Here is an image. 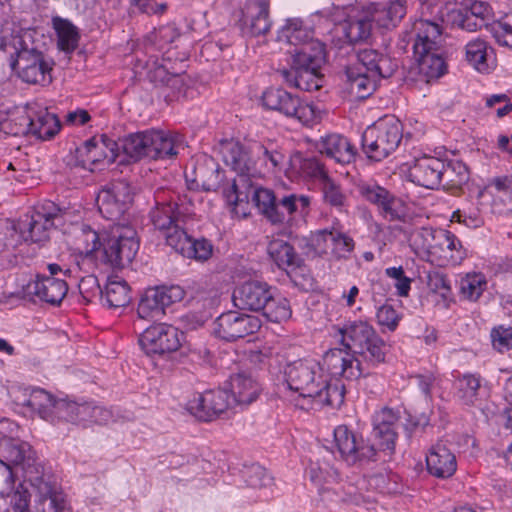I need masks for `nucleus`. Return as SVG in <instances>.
<instances>
[{
	"label": "nucleus",
	"mask_w": 512,
	"mask_h": 512,
	"mask_svg": "<svg viewBox=\"0 0 512 512\" xmlns=\"http://www.w3.org/2000/svg\"><path fill=\"white\" fill-rule=\"evenodd\" d=\"M399 417L390 408L379 411L374 420L371 438L363 439L350 431L347 426L340 425L334 430L337 449L348 464L374 460L377 450L393 451L397 433L395 425Z\"/></svg>",
	"instance_id": "f257e3e1"
},
{
	"label": "nucleus",
	"mask_w": 512,
	"mask_h": 512,
	"mask_svg": "<svg viewBox=\"0 0 512 512\" xmlns=\"http://www.w3.org/2000/svg\"><path fill=\"white\" fill-rule=\"evenodd\" d=\"M288 389L301 398H312L321 405L340 407L344 402V385L338 380L332 383L321 373L320 363L309 359L288 362L283 368Z\"/></svg>",
	"instance_id": "f03ea898"
},
{
	"label": "nucleus",
	"mask_w": 512,
	"mask_h": 512,
	"mask_svg": "<svg viewBox=\"0 0 512 512\" xmlns=\"http://www.w3.org/2000/svg\"><path fill=\"white\" fill-rule=\"evenodd\" d=\"M414 40L413 54L418 73L430 79L445 74L447 66L441 53L442 31L438 24L419 19L413 23L410 32Z\"/></svg>",
	"instance_id": "7ed1b4c3"
},
{
	"label": "nucleus",
	"mask_w": 512,
	"mask_h": 512,
	"mask_svg": "<svg viewBox=\"0 0 512 512\" xmlns=\"http://www.w3.org/2000/svg\"><path fill=\"white\" fill-rule=\"evenodd\" d=\"M356 58L366 72H356L353 68H347L346 77L349 93L360 94L359 96H372L380 79L392 76L398 67L395 60L375 49H359Z\"/></svg>",
	"instance_id": "20e7f679"
},
{
	"label": "nucleus",
	"mask_w": 512,
	"mask_h": 512,
	"mask_svg": "<svg viewBox=\"0 0 512 512\" xmlns=\"http://www.w3.org/2000/svg\"><path fill=\"white\" fill-rule=\"evenodd\" d=\"M324 63V44L312 42L292 52L291 70H284L282 74L290 86L303 92H313L322 87L320 69Z\"/></svg>",
	"instance_id": "39448f33"
},
{
	"label": "nucleus",
	"mask_w": 512,
	"mask_h": 512,
	"mask_svg": "<svg viewBox=\"0 0 512 512\" xmlns=\"http://www.w3.org/2000/svg\"><path fill=\"white\" fill-rule=\"evenodd\" d=\"M220 151L226 165L237 173L233 182L223 189V195L228 204L237 205L239 202L247 200L250 180L259 177L260 172L248 150L238 141H221Z\"/></svg>",
	"instance_id": "423d86ee"
},
{
	"label": "nucleus",
	"mask_w": 512,
	"mask_h": 512,
	"mask_svg": "<svg viewBox=\"0 0 512 512\" xmlns=\"http://www.w3.org/2000/svg\"><path fill=\"white\" fill-rule=\"evenodd\" d=\"M99 259L112 269H123L135 258L139 241L136 230L126 223H114L102 233Z\"/></svg>",
	"instance_id": "0eeeda50"
},
{
	"label": "nucleus",
	"mask_w": 512,
	"mask_h": 512,
	"mask_svg": "<svg viewBox=\"0 0 512 512\" xmlns=\"http://www.w3.org/2000/svg\"><path fill=\"white\" fill-rule=\"evenodd\" d=\"M411 134L405 135V140ZM404 138L403 126L395 116H385L368 126L362 134V148L368 158L381 161L393 154Z\"/></svg>",
	"instance_id": "6e6552de"
},
{
	"label": "nucleus",
	"mask_w": 512,
	"mask_h": 512,
	"mask_svg": "<svg viewBox=\"0 0 512 512\" xmlns=\"http://www.w3.org/2000/svg\"><path fill=\"white\" fill-rule=\"evenodd\" d=\"M341 344L351 354L359 355L367 365L376 366L385 361L386 343L365 321H354L339 328Z\"/></svg>",
	"instance_id": "1a4fd4ad"
},
{
	"label": "nucleus",
	"mask_w": 512,
	"mask_h": 512,
	"mask_svg": "<svg viewBox=\"0 0 512 512\" xmlns=\"http://www.w3.org/2000/svg\"><path fill=\"white\" fill-rule=\"evenodd\" d=\"M30 39L29 33L13 38L16 58H12L10 66L13 70H17L24 82L45 86L52 80L50 74L52 68L44 60L42 52L28 46L27 40Z\"/></svg>",
	"instance_id": "9d476101"
},
{
	"label": "nucleus",
	"mask_w": 512,
	"mask_h": 512,
	"mask_svg": "<svg viewBox=\"0 0 512 512\" xmlns=\"http://www.w3.org/2000/svg\"><path fill=\"white\" fill-rule=\"evenodd\" d=\"M1 455L3 460L0 459V481L8 487H12L15 481L12 466L21 467L28 482H30V475L34 472L44 474L43 467L37 463L35 452L26 442L15 439L5 440L1 444Z\"/></svg>",
	"instance_id": "9b49d317"
},
{
	"label": "nucleus",
	"mask_w": 512,
	"mask_h": 512,
	"mask_svg": "<svg viewBox=\"0 0 512 512\" xmlns=\"http://www.w3.org/2000/svg\"><path fill=\"white\" fill-rule=\"evenodd\" d=\"M133 201L130 186L123 181L113 182L100 190L96 202L100 214L114 223L119 221Z\"/></svg>",
	"instance_id": "f8f14e48"
},
{
	"label": "nucleus",
	"mask_w": 512,
	"mask_h": 512,
	"mask_svg": "<svg viewBox=\"0 0 512 512\" xmlns=\"http://www.w3.org/2000/svg\"><path fill=\"white\" fill-rule=\"evenodd\" d=\"M183 333L172 325L158 324L147 328L139 338L142 350L149 356L165 355L177 351Z\"/></svg>",
	"instance_id": "ddd939ff"
},
{
	"label": "nucleus",
	"mask_w": 512,
	"mask_h": 512,
	"mask_svg": "<svg viewBox=\"0 0 512 512\" xmlns=\"http://www.w3.org/2000/svg\"><path fill=\"white\" fill-rule=\"evenodd\" d=\"M66 212L55 203L47 201L37 207L27 224V230L23 231L26 241L42 242L49 238V231L52 228L63 225Z\"/></svg>",
	"instance_id": "4468645a"
},
{
	"label": "nucleus",
	"mask_w": 512,
	"mask_h": 512,
	"mask_svg": "<svg viewBox=\"0 0 512 512\" xmlns=\"http://www.w3.org/2000/svg\"><path fill=\"white\" fill-rule=\"evenodd\" d=\"M214 325L217 337L225 341H235L256 333L261 327V321L254 315L229 311L221 314Z\"/></svg>",
	"instance_id": "2eb2a0df"
},
{
	"label": "nucleus",
	"mask_w": 512,
	"mask_h": 512,
	"mask_svg": "<svg viewBox=\"0 0 512 512\" xmlns=\"http://www.w3.org/2000/svg\"><path fill=\"white\" fill-rule=\"evenodd\" d=\"M321 373L326 371L327 378L343 377L347 380H356L367 374L361 361L353 354L342 349L334 348L327 351L320 363Z\"/></svg>",
	"instance_id": "dca6fc26"
},
{
	"label": "nucleus",
	"mask_w": 512,
	"mask_h": 512,
	"mask_svg": "<svg viewBox=\"0 0 512 512\" xmlns=\"http://www.w3.org/2000/svg\"><path fill=\"white\" fill-rule=\"evenodd\" d=\"M230 406L229 394L222 389L208 390L193 396L186 405L187 410L200 421H213Z\"/></svg>",
	"instance_id": "f3484780"
},
{
	"label": "nucleus",
	"mask_w": 512,
	"mask_h": 512,
	"mask_svg": "<svg viewBox=\"0 0 512 512\" xmlns=\"http://www.w3.org/2000/svg\"><path fill=\"white\" fill-rule=\"evenodd\" d=\"M26 110L27 116L23 119L25 125L11 130V134H31L37 139L49 140L59 132L61 123L55 114L49 113L46 108L36 110L30 104L26 105Z\"/></svg>",
	"instance_id": "a211bd4d"
},
{
	"label": "nucleus",
	"mask_w": 512,
	"mask_h": 512,
	"mask_svg": "<svg viewBox=\"0 0 512 512\" xmlns=\"http://www.w3.org/2000/svg\"><path fill=\"white\" fill-rule=\"evenodd\" d=\"M259 100L263 108L288 117H295L305 125L321 119L320 110L312 103L303 101L302 98H259Z\"/></svg>",
	"instance_id": "6ab92c4d"
},
{
	"label": "nucleus",
	"mask_w": 512,
	"mask_h": 512,
	"mask_svg": "<svg viewBox=\"0 0 512 512\" xmlns=\"http://www.w3.org/2000/svg\"><path fill=\"white\" fill-rule=\"evenodd\" d=\"M447 18L453 27L475 32L493 18V9L486 0H474L469 7L452 9Z\"/></svg>",
	"instance_id": "aec40b11"
},
{
	"label": "nucleus",
	"mask_w": 512,
	"mask_h": 512,
	"mask_svg": "<svg viewBox=\"0 0 512 512\" xmlns=\"http://www.w3.org/2000/svg\"><path fill=\"white\" fill-rule=\"evenodd\" d=\"M359 192L368 202L377 206L380 214L389 221L399 220L405 215L404 202L377 184H362Z\"/></svg>",
	"instance_id": "412c9836"
},
{
	"label": "nucleus",
	"mask_w": 512,
	"mask_h": 512,
	"mask_svg": "<svg viewBox=\"0 0 512 512\" xmlns=\"http://www.w3.org/2000/svg\"><path fill=\"white\" fill-rule=\"evenodd\" d=\"M325 484V486H322L319 489V494L321 496V500L327 504L348 502L355 505H371L378 501L375 494L368 493L367 495H364L360 493L358 490L363 487H356L349 482H339L337 481V478L330 481V483Z\"/></svg>",
	"instance_id": "4be33fe9"
},
{
	"label": "nucleus",
	"mask_w": 512,
	"mask_h": 512,
	"mask_svg": "<svg viewBox=\"0 0 512 512\" xmlns=\"http://www.w3.org/2000/svg\"><path fill=\"white\" fill-rule=\"evenodd\" d=\"M149 217L154 228L163 234L167 244L170 235L184 231V215L180 212L177 202L157 200Z\"/></svg>",
	"instance_id": "5701e85b"
},
{
	"label": "nucleus",
	"mask_w": 512,
	"mask_h": 512,
	"mask_svg": "<svg viewBox=\"0 0 512 512\" xmlns=\"http://www.w3.org/2000/svg\"><path fill=\"white\" fill-rule=\"evenodd\" d=\"M58 406L59 412L63 413L62 420L83 425L105 424L112 415L111 412L103 407L92 405L91 403H76L72 401L61 402Z\"/></svg>",
	"instance_id": "b1692460"
},
{
	"label": "nucleus",
	"mask_w": 512,
	"mask_h": 512,
	"mask_svg": "<svg viewBox=\"0 0 512 512\" xmlns=\"http://www.w3.org/2000/svg\"><path fill=\"white\" fill-rule=\"evenodd\" d=\"M168 245L182 256L199 262L207 261L213 253L212 243L205 238L195 239L184 231L168 237Z\"/></svg>",
	"instance_id": "393cba45"
},
{
	"label": "nucleus",
	"mask_w": 512,
	"mask_h": 512,
	"mask_svg": "<svg viewBox=\"0 0 512 512\" xmlns=\"http://www.w3.org/2000/svg\"><path fill=\"white\" fill-rule=\"evenodd\" d=\"M309 205L310 199L307 196L298 194L285 195L276 199L266 218L274 225L289 223L296 214H305Z\"/></svg>",
	"instance_id": "a878e982"
},
{
	"label": "nucleus",
	"mask_w": 512,
	"mask_h": 512,
	"mask_svg": "<svg viewBox=\"0 0 512 512\" xmlns=\"http://www.w3.org/2000/svg\"><path fill=\"white\" fill-rule=\"evenodd\" d=\"M24 296H37L51 305H58L67 294L68 286L64 280L52 276L37 277L23 288Z\"/></svg>",
	"instance_id": "bb28decb"
},
{
	"label": "nucleus",
	"mask_w": 512,
	"mask_h": 512,
	"mask_svg": "<svg viewBox=\"0 0 512 512\" xmlns=\"http://www.w3.org/2000/svg\"><path fill=\"white\" fill-rule=\"evenodd\" d=\"M271 289L266 283L249 281L243 283L233 292V302L242 310L259 312L270 298Z\"/></svg>",
	"instance_id": "cd10ccee"
},
{
	"label": "nucleus",
	"mask_w": 512,
	"mask_h": 512,
	"mask_svg": "<svg viewBox=\"0 0 512 512\" xmlns=\"http://www.w3.org/2000/svg\"><path fill=\"white\" fill-rule=\"evenodd\" d=\"M30 484L37 493L35 512H66L62 495L56 491L44 474L34 472L30 475Z\"/></svg>",
	"instance_id": "c85d7f7f"
},
{
	"label": "nucleus",
	"mask_w": 512,
	"mask_h": 512,
	"mask_svg": "<svg viewBox=\"0 0 512 512\" xmlns=\"http://www.w3.org/2000/svg\"><path fill=\"white\" fill-rule=\"evenodd\" d=\"M441 169H444L443 160L424 156L417 159L409 169L411 180L419 186L434 189L441 185Z\"/></svg>",
	"instance_id": "c756f323"
},
{
	"label": "nucleus",
	"mask_w": 512,
	"mask_h": 512,
	"mask_svg": "<svg viewBox=\"0 0 512 512\" xmlns=\"http://www.w3.org/2000/svg\"><path fill=\"white\" fill-rule=\"evenodd\" d=\"M373 15L358 8H351L347 18L341 23L344 37L349 43L367 40L371 35Z\"/></svg>",
	"instance_id": "7c9ffc66"
},
{
	"label": "nucleus",
	"mask_w": 512,
	"mask_h": 512,
	"mask_svg": "<svg viewBox=\"0 0 512 512\" xmlns=\"http://www.w3.org/2000/svg\"><path fill=\"white\" fill-rule=\"evenodd\" d=\"M242 23L253 36L266 34L271 27L269 3L265 0H249L242 11Z\"/></svg>",
	"instance_id": "2f4dec72"
},
{
	"label": "nucleus",
	"mask_w": 512,
	"mask_h": 512,
	"mask_svg": "<svg viewBox=\"0 0 512 512\" xmlns=\"http://www.w3.org/2000/svg\"><path fill=\"white\" fill-rule=\"evenodd\" d=\"M426 465L428 472L437 478H449L457 469L454 453L442 441L431 447L426 456Z\"/></svg>",
	"instance_id": "473e14b6"
},
{
	"label": "nucleus",
	"mask_w": 512,
	"mask_h": 512,
	"mask_svg": "<svg viewBox=\"0 0 512 512\" xmlns=\"http://www.w3.org/2000/svg\"><path fill=\"white\" fill-rule=\"evenodd\" d=\"M61 402H65V400H57L52 394L43 389H34L23 405L36 413L41 419L55 423L56 420H62L63 417V413L58 410Z\"/></svg>",
	"instance_id": "72a5a7b5"
},
{
	"label": "nucleus",
	"mask_w": 512,
	"mask_h": 512,
	"mask_svg": "<svg viewBox=\"0 0 512 512\" xmlns=\"http://www.w3.org/2000/svg\"><path fill=\"white\" fill-rule=\"evenodd\" d=\"M180 142L179 134L163 130H148V158L153 160L172 158L178 154L177 146Z\"/></svg>",
	"instance_id": "f704fd0d"
},
{
	"label": "nucleus",
	"mask_w": 512,
	"mask_h": 512,
	"mask_svg": "<svg viewBox=\"0 0 512 512\" xmlns=\"http://www.w3.org/2000/svg\"><path fill=\"white\" fill-rule=\"evenodd\" d=\"M316 147L321 153H325L328 157L342 164L350 163L356 156L352 144L339 134H329L321 137Z\"/></svg>",
	"instance_id": "c9c22d12"
},
{
	"label": "nucleus",
	"mask_w": 512,
	"mask_h": 512,
	"mask_svg": "<svg viewBox=\"0 0 512 512\" xmlns=\"http://www.w3.org/2000/svg\"><path fill=\"white\" fill-rule=\"evenodd\" d=\"M231 392L239 405H249L260 395L261 386L248 372H239L230 379Z\"/></svg>",
	"instance_id": "e433bc0d"
},
{
	"label": "nucleus",
	"mask_w": 512,
	"mask_h": 512,
	"mask_svg": "<svg viewBox=\"0 0 512 512\" xmlns=\"http://www.w3.org/2000/svg\"><path fill=\"white\" fill-rule=\"evenodd\" d=\"M488 187L492 190V212L499 215L512 212V175L495 177Z\"/></svg>",
	"instance_id": "4c0bfd02"
},
{
	"label": "nucleus",
	"mask_w": 512,
	"mask_h": 512,
	"mask_svg": "<svg viewBox=\"0 0 512 512\" xmlns=\"http://www.w3.org/2000/svg\"><path fill=\"white\" fill-rule=\"evenodd\" d=\"M175 52L168 50L162 59L161 64H156L153 70L149 71V78L154 83H165L168 75L179 76L186 71L188 55L182 53L180 58H175Z\"/></svg>",
	"instance_id": "58836bf2"
},
{
	"label": "nucleus",
	"mask_w": 512,
	"mask_h": 512,
	"mask_svg": "<svg viewBox=\"0 0 512 512\" xmlns=\"http://www.w3.org/2000/svg\"><path fill=\"white\" fill-rule=\"evenodd\" d=\"M488 44L480 38L468 42L465 46V59L468 64L481 74H489L494 63L488 55Z\"/></svg>",
	"instance_id": "ea45409f"
},
{
	"label": "nucleus",
	"mask_w": 512,
	"mask_h": 512,
	"mask_svg": "<svg viewBox=\"0 0 512 512\" xmlns=\"http://www.w3.org/2000/svg\"><path fill=\"white\" fill-rule=\"evenodd\" d=\"M102 300L112 309L126 307L131 301L130 287L123 279H110L102 292Z\"/></svg>",
	"instance_id": "a19ab883"
},
{
	"label": "nucleus",
	"mask_w": 512,
	"mask_h": 512,
	"mask_svg": "<svg viewBox=\"0 0 512 512\" xmlns=\"http://www.w3.org/2000/svg\"><path fill=\"white\" fill-rule=\"evenodd\" d=\"M334 457L331 452L323 451L315 461L311 460L309 474L313 482L321 484L330 483L337 477V471L332 465Z\"/></svg>",
	"instance_id": "79ce46f5"
},
{
	"label": "nucleus",
	"mask_w": 512,
	"mask_h": 512,
	"mask_svg": "<svg viewBox=\"0 0 512 512\" xmlns=\"http://www.w3.org/2000/svg\"><path fill=\"white\" fill-rule=\"evenodd\" d=\"M267 252L280 268L300 265L301 259L294 251V248L282 239L271 240L268 244Z\"/></svg>",
	"instance_id": "37998d69"
},
{
	"label": "nucleus",
	"mask_w": 512,
	"mask_h": 512,
	"mask_svg": "<svg viewBox=\"0 0 512 512\" xmlns=\"http://www.w3.org/2000/svg\"><path fill=\"white\" fill-rule=\"evenodd\" d=\"M481 378L476 374H465L456 381V396L467 406H475L479 400Z\"/></svg>",
	"instance_id": "c03bdc74"
},
{
	"label": "nucleus",
	"mask_w": 512,
	"mask_h": 512,
	"mask_svg": "<svg viewBox=\"0 0 512 512\" xmlns=\"http://www.w3.org/2000/svg\"><path fill=\"white\" fill-rule=\"evenodd\" d=\"M444 169H441V185L445 189L460 188L469 179L466 165L461 161H443Z\"/></svg>",
	"instance_id": "a18cd8bd"
},
{
	"label": "nucleus",
	"mask_w": 512,
	"mask_h": 512,
	"mask_svg": "<svg viewBox=\"0 0 512 512\" xmlns=\"http://www.w3.org/2000/svg\"><path fill=\"white\" fill-rule=\"evenodd\" d=\"M281 33L282 37H284L290 45L294 46L293 50H289L291 55L295 50H301L305 44L319 42L312 38L311 32L304 28L302 21L298 19L288 20Z\"/></svg>",
	"instance_id": "49530a36"
},
{
	"label": "nucleus",
	"mask_w": 512,
	"mask_h": 512,
	"mask_svg": "<svg viewBox=\"0 0 512 512\" xmlns=\"http://www.w3.org/2000/svg\"><path fill=\"white\" fill-rule=\"evenodd\" d=\"M53 24L58 35L59 49L67 53L74 51L79 40L77 28L70 21L58 17L53 19Z\"/></svg>",
	"instance_id": "de8ad7c7"
},
{
	"label": "nucleus",
	"mask_w": 512,
	"mask_h": 512,
	"mask_svg": "<svg viewBox=\"0 0 512 512\" xmlns=\"http://www.w3.org/2000/svg\"><path fill=\"white\" fill-rule=\"evenodd\" d=\"M259 312H262V315L268 321L274 323L286 321L292 314L288 300L283 297H274L272 292L270 293L269 300L266 301Z\"/></svg>",
	"instance_id": "09e8293b"
},
{
	"label": "nucleus",
	"mask_w": 512,
	"mask_h": 512,
	"mask_svg": "<svg viewBox=\"0 0 512 512\" xmlns=\"http://www.w3.org/2000/svg\"><path fill=\"white\" fill-rule=\"evenodd\" d=\"M122 149L126 155L134 160L148 158V131L127 135L121 140Z\"/></svg>",
	"instance_id": "8fccbe9b"
},
{
	"label": "nucleus",
	"mask_w": 512,
	"mask_h": 512,
	"mask_svg": "<svg viewBox=\"0 0 512 512\" xmlns=\"http://www.w3.org/2000/svg\"><path fill=\"white\" fill-rule=\"evenodd\" d=\"M460 246V241L453 233L439 229L436 231L435 242L431 255H438L445 259L453 258V252L457 251Z\"/></svg>",
	"instance_id": "3c124183"
},
{
	"label": "nucleus",
	"mask_w": 512,
	"mask_h": 512,
	"mask_svg": "<svg viewBox=\"0 0 512 512\" xmlns=\"http://www.w3.org/2000/svg\"><path fill=\"white\" fill-rule=\"evenodd\" d=\"M137 313L142 319L159 318L164 314V308L160 305V301L153 288L148 289L142 296Z\"/></svg>",
	"instance_id": "603ef678"
},
{
	"label": "nucleus",
	"mask_w": 512,
	"mask_h": 512,
	"mask_svg": "<svg viewBox=\"0 0 512 512\" xmlns=\"http://www.w3.org/2000/svg\"><path fill=\"white\" fill-rule=\"evenodd\" d=\"M250 198L255 203L260 213L265 217L277 199L273 191L262 187H255L252 180H250V189L247 193V200L241 201L240 203L248 202Z\"/></svg>",
	"instance_id": "864d4df0"
},
{
	"label": "nucleus",
	"mask_w": 512,
	"mask_h": 512,
	"mask_svg": "<svg viewBox=\"0 0 512 512\" xmlns=\"http://www.w3.org/2000/svg\"><path fill=\"white\" fill-rule=\"evenodd\" d=\"M486 278L481 273L467 274L460 281V291L469 300H477L486 289Z\"/></svg>",
	"instance_id": "5fc2aeb1"
},
{
	"label": "nucleus",
	"mask_w": 512,
	"mask_h": 512,
	"mask_svg": "<svg viewBox=\"0 0 512 512\" xmlns=\"http://www.w3.org/2000/svg\"><path fill=\"white\" fill-rule=\"evenodd\" d=\"M490 32L500 46L512 50V15L494 22L490 27Z\"/></svg>",
	"instance_id": "6e6d98bb"
},
{
	"label": "nucleus",
	"mask_w": 512,
	"mask_h": 512,
	"mask_svg": "<svg viewBox=\"0 0 512 512\" xmlns=\"http://www.w3.org/2000/svg\"><path fill=\"white\" fill-rule=\"evenodd\" d=\"M436 231L432 228H418L415 229L410 235L411 245L416 250H422L428 254L432 253L435 242Z\"/></svg>",
	"instance_id": "4d7b16f0"
},
{
	"label": "nucleus",
	"mask_w": 512,
	"mask_h": 512,
	"mask_svg": "<svg viewBox=\"0 0 512 512\" xmlns=\"http://www.w3.org/2000/svg\"><path fill=\"white\" fill-rule=\"evenodd\" d=\"M354 240L347 234L333 229L332 254L337 258H346L354 250Z\"/></svg>",
	"instance_id": "13d9d810"
},
{
	"label": "nucleus",
	"mask_w": 512,
	"mask_h": 512,
	"mask_svg": "<svg viewBox=\"0 0 512 512\" xmlns=\"http://www.w3.org/2000/svg\"><path fill=\"white\" fill-rule=\"evenodd\" d=\"M153 289L160 301V305L164 309L176 302H180L185 297L184 289L178 285L161 286Z\"/></svg>",
	"instance_id": "bf43d9fd"
},
{
	"label": "nucleus",
	"mask_w": 512,
	"mask_h": 512,
	"mask_svg": "<svg viewBox=\"0 0 512 512\" xmlns=\"http://www.w3.org/2000/svg\"><path fill=\"white\" fill-rule=\"evenodd\" d=\"M179 36L178 28L174 24H167L148 34L146 40L151 44H168L172 43Z\"/></svg>",
	"instance_id": "052dcab7"
},
{
	"label": "nucleus",
	"mask_w": 512,
	"mask_h": 512,
	"mask_svg": "<svg viewBox=\"0 0 512 512\" xmlns=\"http://www.w3.org/2000/svg\"><path fill=\"white\" fill-rule=\"evenodd\" d=\"M333 229H323L314 232L311 235V245L318 254H326L329 249L332 250Z\"/></svg>",
	"instance_id": "680f3d73"
},
{
	"label": "nucleus",
	"mask_w": 512,
	"mask_h": 512,
	"mask_svg": "<svg viewBox=\"0 0 512 512\" xmlns=\"http://www.w3.org/2000/svg\"><path fill=\"white\" fill-rule=\"evenodd\" d=\"M18 232L14 225L0 221V253L9 247H16Z\"/></svg>",
	"instance_id": "e2e57ef3"
},
{
	"label": "nucleus",
	"mask_w": 512,
	"mask_h": 512,
	"mask_svg": "<svg viewBox=\"0 0 512 512\" xmlns=\"http://www.w3.org/2000/svg\"><path fill=\"white\" fill-rule=\"evenodd\" d=\"M376 317L379 325L385 326L391 331L395 330L398 325L399 316L391 305H382L378 309Z\"/></svg>",
	"instance_id": "0e129e2a"
},
{
	"label": "nucleus",
	"mask_w": 512,
	"mask_h": 512,
	"mask_svg": "<svg viewBox=\"0 0 512 512\" xmlns=\"http://www.w3.org/2000/svg\"><path fill=\"white\" fill-rule=\"evenodd\" d=\"M493 346L500 352L512 347V330L506 328L493 329L491 332Z\"/></svg>",
	"instance_id": "69168bd1"
},
{
	"label": "nucleus",
	"mask_w": 512,
	"mask_h": 512,
	"mask_svg": "<svg viewBox=\"0 0 512 512\" xmlns=\"http://www.w3.org/2000/svg\"><path fill=\"white\" fill-rule=\"evenodd\" d=\"M301 169L309 176L323 178L324 180L328 179L323 164L316 157L303 159Z\"/></svg>",
	"instance_id": "338daca9"
},
{
	"label": "nucleus",
	"mask_w": 512,
	"mask_h": 512,
	"mask_svg": "<svg viewBox=\"0 0 512 512\" xmlns=\"http://www.w3.org/2000/svg\"><path fill=\"white\" fill-rule=\"evenodd\" d=\"M323 194L325 201L333 206L340 207L344 203V195L341 193L340 189L329 179L325 180L324 182Z\"/></svg>",
	"instance_id": "774afa93"
}]
</instances>
